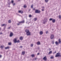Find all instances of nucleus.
<instances>
[{"instance_id": "f257e3e1", "label": "nucleus", "mask_w": 61, "mask_h": 61, "mask_svg": "<svg viewBox=\"0 0 61 61\" xmlns=\"http://www.w3.org/2000/svg\"><path fill=\"white\" fill-rule=\"evenodd\" d=\"M25 32H26V34L27 36H30L31 34H30V32L28 30H25Z\"/></svg>"}, {"instance_id": "f03ea898", "label": "nucleus", "mask_w": 61, "mask_h": 61, "mask_svg": "<svg viewBox=\"0 0 61 61\" xmlns=\"http://www.w3.org/2000/svg\"><path fill=\"white\" fill-rule=\"evenodd\" d=\"M41 12L40 10H35V13H40Z\"/></svg>"}, {"instance_id": "7ed1b4c3", "label": "nucleus", "mask_w": 61, "mask_h": 61, "mask_svg": "<svg viewBox=\"0 0 61 61\" xmlns=\"http://www.w3.org/2000/svg\"><path fill=\"white\" fill-rule=\"evenodd\" d=\"M60 56V53H57L56 55L55 56V57H58Z\"/></svg>"}, {"instance_id": "20e7f679", "label": "nucleus", "mask_w": 61, "mask_h": 61, "mask_svg": "<svg viewBox=\"0 0 61 61\" xmlns=\"http://www.w3.org/2000/svg\"><path fill=\"white\" fill-rule=\"evenodd\" d=\"M47 19H46V20H44L43 21V23L44 24H45V23H46V22H47Z\"/></svg>"}, {"instance_id": "39448f33", "label": "nucleus", "mask_w": 61, "mask_h": 61, "mask_svg": "<svg viewBox=\"0 0 61 61\" xmlns=\"http://www.w3.org/2000/svg\"><path fill=\"white\" fill-rule=\"evenodd\" d=\"M18 12L19 13H21V14H23V11L22 10H19Z\"/></svg>"}, {"instance_id": "423d86ee", "label": "nucleus", "mask_w": 61, "mask_h": 61, "mask_svg": "<svg viewBox=\"0 0 61 61\" xmlns=\"http://www.w3.org/2000/svg\"><path fill=\"white\" fill-rule=\"evenodd\" d=\"M54 38V35H51V38L52 39H53Z\"/></svg>"}, {"instance_id": "0eeeda50", "label": "nucleus", "mask_w": 61, "mask_h": 61, "mask_svg": "<svg viewBox=\"0 0 61 61\" xmlns=\"http://www.w3.org/2000/svg\"><path fill=\"white\" fill-rule=\"evenodd\" d=\"M13 35V34L11 32L10 33V37H12Z\"/></svg>"}, {"instance_id": "6e6552de", "label": "nucleus", "mask_w": 61, "mask_h": 61, "mask_svg": "<svg viewBox=\"0 0 61 61\" xmlns=\"http://www.w3.org/2000/svg\"><path fill=\"white\" fill-rule=\"evenodd\" d=\"M43 59L45 60V61H46V56H45L43 58Z\"/></svg>"}, {"instance_id": "1a4fd4ad", "label": "nucleus", "mask_w": 61, "mask_h": 61, "mask_svg": "<svg viewBox=\"0 0 61 61\" xmlns=\"http://www.w3.org/2000/svg\"><path fill=\"white\" fill-rule=\"evenodd\" d=\"M19 23L20 24H22V23H25V21H24V20H23V21H22L21 22H19Z\"/></svg>"}, {"instance_id": "9d476101", "label": "nucleus", "mask_w": 61, "mask_h": 61, "mask_svg": "<svg viewBox=\"0 0 61 61\" xmlns=\"http://www.w3.org/2000/svg\"><path fill=\"white\" fill-rule=\"evenodd\" d=\"M16 39L15 38V39L14 40V42L15 43H16V42L17 41H16Z\"/></svg>"}, {"instance_id": "9b49d317", "label": "nucleus", "mask_w": 61, "mask_h": 61, "mask_svg": "<svg viewBox=\"0 0 61 61\" xmlns=\"http://www.w3.org/2000/svg\"><path fill=\"white\" fill-rule=\"evenodd\" d=\"M23 37H20V39L21 40H23Z\"/></svg>"}, {"instance_id": "f8f14e48", "label": "nucleus", "mask_w": 61, "mask_h": 61, "mask_svg": "<svg viewBox=\"0 0 61 61\" xmlns=\"http://www.w3.org/2000/svg\"><path fill=\"white\" fill-rule=\"evenodd\" d=\"M58 41L59 43H61V39H59L58 40Z\"/></svg>"}, {"instance_id": "ddd939ff", "label": "nucleus", "mask_w": 61, "mask_h": 61, "mask_svg": "<svg viewBox=\"0 0 61 61\" xmlns=\"http://www.w3.org/2000/svg\"><path fill=\"white\" fill-rule=\"evenodd\" d=\"M56 22V20H52V23H55Z\"/></svg>"}, {"instance_id": "4468645a", "label": "nucleus", "mask_w": 61, "mask_h": 61, "mask_svg": "<svg viewBox=\"0 0 61 61\" xmlns=\"http://www.w3.org/2000/svg\"><path fill=\"white\" fill-rule=\"evenodd\" d=\"M37 44L38 45H40V42L38 41L37 42Z\"/></svg>"}, {"instance_id": "2eb2a0df", "label": "nucleus", "mask_w": 61, "mask_h": 61, "mask_svg": "<svg viewBox=\"0 0 61 61\" xmlns=\"http://www.w3.org/2000/svg\"><path fill=\"white\" fill-rule=\"evenodd\" d=\"M52 51H50L48 53V55H50V54H52Z\"/></svg>"}, {"instance_id": "dca6fc26", "label": "nucleus", "mask_w": 61, "mask_h": 61, "mask_svg": "<svg viewBox=\"0 0 61 61\" xmlns=\"http://www.w3.org/2000/svg\"><path fill=\"white\" fill-rule=\"evenodd\" d=\"M43 32L42 31H40V35H42V34H43Z\"/></svg>"}, {"instance_id": "f3484780", "label": "nucleus", "mask_w": 61, "mask_h": 61, "mask_svg": "<svg viewBox=\"0 0 61 61\" xmlns=\"http://www.w3.org/2000/svg\"><path fill=\"white\" fill-rule=\"evenodd\" d=\"M55 44L56 45H58V43L57 42V41H56L55 42Z\"/></svg>"}, {"instance_id": "a211bd4d", "label": "nucleus", "mask_w": 61, "mask_h": 61, "mask_svg": "<svg viewBox=\"0 0 61 61\" xmlns=\"http://www.w3.org/2000/svg\"><path fill=\"white\" fill-rule=\"evenodd\" d=\"M6 24H3L1 25V26H6Z\"/></svg>"}, {"instance_id": "6ab92c4d", "label": "nucleus", "mask_w": 61, "mask_h": 61, "mask_svg": "<svg viewBox=\"0 0 61 61\" xmlns=\"http://www.w3.org/2000/svg\"><path fill=\"white\" fill-rule=\"evenodd\" d=\"M9 47H7L5 48V49H8V48H9Z\"/></svg>"}, {"instance_id": "aec40b11", "label": "nucleus", "mask_w": 61, "mask_h": 61, "mask_svg": "<svg viewBox=\"0 0 61 61\" xmlns=\"http://www.w3.org/2000/svg\"><path fill=\"white\" fill-rule=\"evenodd\" d=\"M49 0H45V1L46 3H47V2H48Z\"/></svg>"}, {"instance_id": "412c9836", "label": "nucleus", "mask_w": 61, "mask_h": 61, "mask_svg": "<svg viewBox=\"0 0 61 61\" xmlns=\"http://www.w3.org/2000/svg\"><path fill=\"white\" fill-rule=\"evenodd\" d=\"M31 56H32V57H34V56H35V55H34V54H33L31 55Z\"/></svg>"}, {"instance_id": "4be33fe9", "label": "nucleus", "mask_w": 61, "mask_h": 61, "mask_svg": "<svg viewBox=\"0 0 61 61\" xmlns=\"http://www.w3.org/2000/svg\"><path fill=\"white\" fill-rule=\"evenodd\" d=\"M25 52H22V54L23 55H24V54H25Z\"/></svg>"}, {"instance_id": "5701e85b", "label": "nucleus", "mask_w": 61, "mask_h": 61, "mask_svg": "<svg viewBox=\"0 0 61 61\" xmlns=\"http://www.w3.org/2000/svg\"><path fill=\"white\" fill-rule=\"evenodd\" d=\"M59 19H60L61 18V15H59Z\"/></svg>"}, {"instance_id": "b1692460", "label": "nucleus", "mask_w": 61, "mask_h": 61, "mask_svg": "<svg viewBox=\"0 0 61 61\" xmlns=\"http://www.w3.org/2000/svg\"><path fill=\"white\" fill-rule=\"evenodd\" d=\"M53 20V19H52V18H50V19H49V20L50 21H52V20Z\"/></svg>"}, {"instance_id": "393cba45", "label": "nucleus", "mask_w": 61, "mask_h": 61, "mask_svg": "<svg viewBox=\"0 0 61 61\" xmlns=\"http://www.w3.org/2000/svg\"><path fill=\"white\" fill-rule=\"evenodd\" d=\"M8 23H11V20H9L8 21Z\"/></svg>"}, {"instance_id": "a878e982", "label": "nucleus", "mask_w": 61, "mask_h": 61, "mask_svg": "<svg viewBox=\"0 0 61 61\" xmlns=\"http://www.w3.org/2000/svg\"><path fill=\"white\" fill-rule=\"evenodd\" d=\"M20 41L19 40H18V41H17L16 43H19Z\"/></svg>"}, {"instance_id": "bb28decb", "label": "nucleus", "mask_w": 61, "mask_h": 61, "mask_svg": "<svg viewBox=\"0 0 61 61\" xmlns=\"http://www.w3.org/2000/svg\"><path fill=\"white\" fill-rule=\"evenodd\" d=\"M34 21H35L37 20V18H35L34 19Z\"/></svg>"}, {"instance_id": "cd10ccee", "label": "nucleus", "mask_w": 61, "mask_h": 61, "mask_svg": "<svg viewBox=\"0 0 61 61\" xmlns=\"http://www.w3.org/2000/svg\"><path fill=\"white\" fill-rule=\"evenodd\" d=\"M54 58V56H52L50 58L51 59H53V58Z\"/></svg>"}, {"instance_id": "c85d7f7f", "label": "nucleus", "mask_w": 61, "mask_h": 61, "mask_svg": "<svg viewBox=\"0 0 61 61\" xmlns=\"http://www.w3.org/2000/svg\"><path fill=\"white\" fill-rule=\"evenodd\" d=\"M33 5H31V8H33Z\"/></svg>"}, {"instance_id": "c756f323", "label": "nucleus", "mask_w": 61, "mask_h": 61, "mask_svg": "<svg viewBox=\"0 0 61 61\" xmlns=\"http://www.w3.org/2000/svg\"><path fill=\"white\" fill-rule=\"evenodd\" d=\"M11 2L12 3V4H13L14 3V0H12L11 1Z\"/></svg>"}, {"instance_id": "7c9ffc66", "label": "nucleus", "mask_w": 61, "mask_h": 61, "mask_svg": "<svg viewBox=\"0 0 61 61\" xmlns=\"http://www.w3.org/2000/svg\"><path fill=\"white\" fill-rule=\"evenodd\" d=\"M33 44H31L30 46H31V47H33Z\"/></svg>"}, {"instance_id": "2f4dec72", "label": "nucleus", "mask_w": 61, "mask_h": 61, "mask_svg": "<svg viewBox=\"0 0 61 61\" xmlns=\"http://www.w3.org/2000/svg\"><path fill=\"white\" fill-rule=\"evenodd\" d=\"M4 46H1V48H3Z\"/></svg>"}, {"instance_id": "473e14b6", "label": "nucleus", "mask_w": 61, "mask_h": 61, "mask_svg": "<svg viewBox=\"0 0 61 61\" xmlns=\"http://www.w3.org/2000/svg\"><path fill=\"white\" fill-rule=\"evenodd\" d=\"M56 51H55L53 53V54H56Z\"/></svg>"}, {"instance_id": "72a5a7b5", "label": "nucleus", "mask_w": 61, "mask_h": 61, "mask_svg": "<svg viewBox=\"0 0 61 61\" xmlns=\"http://www.w3.org/2000/svg\"><path fill=\"white\" fill-rule=\"evenodd\" d=\"M29 16L30 17H32V15H30Z\"/></svg>"}, {"instance_id": "f704fd0d", "label": "nucleus", "mask_w": 61, "mask_h": 61, "mask_svg": "<svg viewBox=\"0 0 61 61\" xmlns=\"http://www.w3.org/2000/svg\"><path fill=\"white\" fill-rule=\"evenodd\" d=\"M8 44L9 45H11V43L10 42L8 43Z\"/></svg>"}, {"instance_id": "c9c22d12", "label": "nucleus", "mask_w": 61, "mask_h": 61, "mask_svg": "<svg viewBox=\"0 0 61 61\" xmlns=\"http://www.w3.org/2000/svg\"><path fill=\"white\" fill-rule=\"evenodd\" d=\"M48 31H46V34H48Z\"/></svg>"}, {"instance_id": "e433bc0d", "label": "nucleus", "mask_w": 61, "mask_h": 61, "mask_svg": "<svg viewBox=\"0 0 61 61\" xmlns=\"http://www.w3.org/2000/svg\"><path fill=\"white\" fill-rule=\"evenodd\" d=\"M12 4H13V6H14V5H15V3H14Z\"/></svg>"}, {"instance_id": "4c0bfd02", "label": "nucleus", "mask_w": 61, "mask_h": 61, "mask_svg": "<svg viewBox=\"0 0 61 61\" xmlns=\"http://www.w3.org/2000/svg\"><path fill=\"white\" fill-rule=\"evenodd\" d=\"M26 7V6L25 5H24V8H25V7Z\"/></svg>"}, {"instance_id": "58836bf2", "label": "nucleus", "mask_w": 61, "mask_h": 61, "mask_svg": "<svg viewBox=\"0 0 61 61\" xmlns=\"http://www.w3.org/2000/svg\"><path fill=\"white\" fill-rule=\"evenodd\" d=\"M22 46H20V48H22Z\"/></svg>"}, {"instance_id": "ea45409f", "label": "nucleus", "mask_w": 61, "mask_h": 61, "mask_svg": "<svg viewBox=\"0 0 61 61\" xmlns=\"http://www.w3.org/2000/svg\"><path fill=\"white\" fill-rule=\"evenodd\" d=\"M2 33L0 32V35H2Z\"/></svg>"}, {"instance_id": "a19ab883", "label": "nucleus", "mask_w": 61, "mask_h": 61, "mask_svg": "<svg viewBox=\"0 0 61 61\" xmlns=\"http://www.w3.org/2000/svg\"><path fill=\"white\" fill-rule=\"evenodd\" d=\"M41 11H44V9L41 10Z\"/></svg>"}, {"instance_id": "79ce46f5", "label": "nucleus", "mask_w": 61, "mask_h": 61, "mask_svg": "<svg viewBox=\"0 0 61 61\" xmlns=\"http://www.w3.org/2000/svg\"><path fill=\"white\" fill-rule=\"evenodd\" d=\"M1 57H2V55H0V58H1Z\"/></svg>"}, {"instance_id": "37998d69", "label": "nucleus", "mask_w": 61, "mask_h": 61, "mask_svg": "<svg viewBox=\"0 0 61 61\" xmlns=\"http://www.w3.org/2000/svg\"><path fill=\"white\" fill-rule=\"evenodd\" d=\"M39 55V53H37V55Z\"/></svg>"}, {"instance_id": "c03bdc74", "label": "nucleus", "mask_w": 61, "mask_h": 61, "mask_svg": "<svg viewBox=\"0 0 61 61\" xmlns=\"http://www.w3.org/2000/svg\"><path fill=\"white\" fill-rule=\"evenodd\" d=\"M52 44H54V42H52Z\"/></svg>"}, {"instance_id": "a18cd8bd", "label": "nucleus", "mask_w": 61, "mask_h": 61, "mask_svg": "<svg viewBox=\"0 0 61 61\" xmlns=\"http://www.w3.org/2000/svg\"><path fill=\"white\" fill-rule=\"evenodd\" d=\"M42 8H43L44 9L45 8V7H42Z\"/></svg>"}, {"instance_id": "49530a36", "label": "nucleus", "mask_w": 61, "mask_h": 61, "mask_svg": "<svg viewBox=\"0 0 61 61\" xmlns=\"http://www.w3.org/2000/svg\"><path fill=\"white\" fill-rule=\"evenodd\" d=\"M17 25H20V24H17Z\"/></svg>"}, {"instance_id": "de8ad7c7", "label": "nucleus", "mask_w": 61, "mask_h": 61, "mask_svg": "<svg viewBox=\"0 0 61 61\" xmlns=\"http://www.w3.org/2000/svg\"><path fill=\"white\" fill-rule=\"evenodd\" d=\"M8 29H10V27H9V28H8Z\"/></svg>"}, {"instance_id": "09e8293b", "label": "nucleus", "mask_w": 61, "mask_h": 61, "mask_svg": "<svg viewBox=\"0 0 61 61\" xmlns=\"http://www.w3.org/2000/svg\"><path fill=\"white\" fill-rule=\"evenodd\" d=\"M49 50H50H50H51V49H49Z\"/></svg>"}, {"instance_id": "8fccbe9b", "label": "nucleus", "mask_w": 61, "mask_h": 61, "mask_svg": "<svg viewBox=\"0 0 61 61\" xmlns=\"http://www.w3.org/2000/svg\"><path fill=\"white\" fill-rule=\"evenodd\" d=\"M33 10H35V8H34L33 9Z\"/></svg>"}, {"instance_id": "3c124183", "label": "nucleus", "mask_w": 61, "mask_h": 61, "mask_svg": "<svg viewBox=\"0 0 61 61\" xmlns=\"http://www.w3.org/2000/svg\"><path fill=\"white\" fill-rule=\"evenodd\" d=\"M1 30V28H0V30Z\"/></svg>"}, {"instance_id": "603ef678", "label": "nucleus", "mask_w": 61, "mask_h": 61, "mask_svg": "<svg viewBox=\"0 0 61 61\" xmlns=\"http://www.w3.org/2000/svg\"><path fill=\"white\" fill-rule=\"evenodd\" d=\"M36 58H35V60H36Z\"/></svg>"}, {"instance_id": "864d4df0", "label": "nucleus", "mask_w": 61, "mask_h": 61, "mask_svg": "<svg viewBox=\"0 0 61 61\" xmlns=\"http://www.w3.org/2000/svg\"><path fill=\"white\" fill-rule=\"evenodd\" d=\"M29 11H30V10Z\"/></svg>"}, {"instance_id": "5fc2aeb1", "label": "nucleus", "mask_w": 61, "mask_h": 61, "mask_svg": "<svg viewBox=\"0 0 61 61\" xmlns=\"http://www.w3.org/2000/svg\"><path fill=\"white\" fill-rule=\"evenodd\" d=\"M19 1H20V0H19Z\"/></svg>"}]
</instances>
